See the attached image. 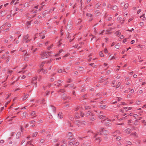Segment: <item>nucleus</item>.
<instances>
[{
	"label": "nucleus",
	"instance_id": "f3484780",
	"mask_svg": "<svg viewBox=\"0 0 146 146\" xmlns=\"http://www.w3.org/2000/svg\"><path fill=\"white\" fill-rule=\"evenodd\" d=\"M126 133L127 134H129L131 132V129L129 128H127L126 129Z\"/></svg>",
	"mask_w": 146,
	"mask_h": 146
},
{
	"label": "nucleus",
	"instance_id": "39448f33",
	"mask_svg": "<svg viewBox=\"0 0 146 146\" xmlns=\"http://www.w3.org/2000/svg\"><path fill=\"white\" fill-rule=\"evenodd\" d=\"M29 36V34H27L26 35H24L23 36V40L22 41V42L24 43L25 40L28 39Z\"/></svg>",
	"mask_w": 146,
	"mask_h": 146
},
{
	"label": "nucleus",
	"instance_id": "de8ad7c7",
	"mask_svg": "<svg viewBox=\"0 0 146 146\" xmlns=\"http://www.w3.org/2000/svg\"><path fill=\"white\" fill-rule=\"evenodd\" d=\"M141 143V141L140 140H138L136 143V144H139Z\"/></svg>",
	"mask_w": 146,
	"mask_h": 146
},
{
	"label": "nucleus",
	"instance_id": "f03ea898",
	"mask_svg": "<svg viewBox=\"0 0 146 146\" xmlns=\"http://www.w3.org/2000/svg\"><path fill=\"white\" fill-rule=\"evenodd\" d=\"M50 52H44L41 54L42 58H46L50 55V54L51 53Z\"/></svg>",
	"mask_w": 146,
	"mask_h": 146
},
{
	"label": "nucleus",
	"instance_id": "37998d69",
	"mask_svg": "<svg viewBox=\"0 0 146 146\" xmlns=\"http://www.w3.org/2000/svg\"><path fill=\"white\" fill-rule=\"evenodd\" d=\"M27 115V113L26 112H24L23 113V115L25 117Z\"/></svg>",
	"mask_w": 146,
	"mask_h": 146
},
{
	"label": "nucleus",
	"instance_id": "20e7f679",
	"mask_svg": "<svg viewBox=\"0 0 146 146\" xmlns=\"http://www.w3.org/2000/svg\"><path fill=\"white\" fill-rule=\"evenodd\" d=\"M74 123L76 125H81L82 124V122L80 121L77 120H75L74 121Z\"/></svg>",
	"mask_w": 146,
	"mask_h": 146
},
{
	"label": "nucleus",
	"instance_id": "a18cd8bd",
	"mask_svg": "<svg viewBox=\"0 0 146 146\" xmlns=\"http://www.w3.org/2000/svg\"><path fill=\"white\" fill-rule=\"evenodd\" d=\"M63 50H60L59 51V52L58 53V54H56L55 55V56H58L59 54L60 53H61L62 52V51H63Z\"/></svg>",
	"mask_w": 146,
	"mask_h": 146
},
{
	"label": "nucleus",
	"instance_id": "e433bc0d",
	"mask_svg": "<svg viewBox=\"0 0 146 146\" xmlns=\"http://www.w3.org/2000/svg\"><path fill=\"white\" fill-rule=\"evenodd\" d=\"M23 55H24V56H25L27 54V51L26 50H24L23 51Z\"/></svg>",
	"mask_w": 146,
	"mask_h": 146
},
{
	"label": "nucleus",
	"instance_id": "393cba45",
	"mask_svg": "<svg viewBox=\"0 0 146 146\" xmlns=\"http://www.w3.org/2000/svg\"><path fill=\"white\" fill-rule=\"evenodd\" d=\"M105 125L107 126H110L111 125V124L109 122H105Z\"/></svg>",
	"mask_w": 146,
	"mask_h": 146
},
{
	"label": "nucleus",
	"instance_id": "0eeeda50",
	"mask_svg": "<svg viewBox=\"0 0 146 146\" xmlns=\"http://www.w3.org/2000/svg\"><path fill=\"white\" fill-rule=\"evenodd\" d=\"M94 113H92L91 111H88V112L86 114V116L88 117L89 116L93 115Z\"/></svg>",
	"mask_w": 146,
	"mask_h": 146
},
{
	"label": "nucleus",
	"instance_id": "1a4fd4ad",
	"mask_svg": "<svg viewBox=\"0 0 146 146\" xmlns=\"http://www.w3.org/2000/svg\"><path fill=\"white\" fill-rule=\"evenodd\" d=\"M50 109L51 111H52L54 113H55L56 108L53 106H50Z\"/></svg>",
	"mask_w": 146,
	"mask_h": 146
},
{
	"label": "nucleus",
	"instance_id": "9d476101",
	"mask_svg": "<svg viewBox=\"0 0 146 146\" xmlns=\"http://www.w3.org/2000/svg\"><path fill=\"white\" fill-rule=\"evenodd\" d=\"M42 71V73L44 74H46L47 72V70H45L43 68H41V69L39 71V72Z\"/></svg>",
	"mask_w": 146,
	"mask_h": 146
},
{
	"label": "nucleus",
	"instance_id": "bf43d9fd",
	"mask_svg": "<svg viewBox=\"0 0 146 146\" xmlns=\"http://www.w3.org/2000/svg\"><path fill=\"white\" fill-rule=\"evenodd\" d=\"M72 82V80L71 79H69L67 81V82L70 83Z\"/></svg>",
	"mask_w": 146,
	"mask_h": 146
},
{
	"label": "nucleus",
	"instance_id": "338daca9",
	"mask_svg": "<svg viewBox=\"0 0 146 146\" xmlns=\"http://www.w3.org/2000/svg\"><path fill=\"white\" fill-rule=\"evenodd\" d=\"M138 115L137 114H134L133 115V117H135V118H137L138 117Z\"/></svg>",
	"mask_w": 146,
	"mask_h": 146
},
{
	"label": "nucleus",
	"instance_id": "a878e982",
	"mask_svg": "<svg viewBox=\"0 0 146 146\" xmlns=\"http://www.w3.org/2000/svg\"><path fill=\"white\" fill-rule=\"evenodd\" d=\"M32 40L31 39H28L24 41V42L25 43H28L29 42L31 41Z\"/></svg>",
	"mask_w": 146,
	"mask_h": 146
},
{
	"label": "nucleus",
	"instance_id": "2f4dec72",
	"mask_svg": "<svg viewBox=\"0 0 146 146\" xmlns=\"http://www.w3.org/2000/svg\"><path fill=\"white\" fill-rule=\"evenodd\" d=\"M65 91V90L64 89H61L60 90L58 91V93L61 92L62 93L64 92Z\"/></svg>",
	"mask_w": 146,
	"mask_h": 146
},
{
	"label": "nucleus",
	"instance_id": "c03bdc74",
	"mask_svg": "<svg viewBox=\"0 0 146 146\" xmlns=\"http://www.w3.org/2000/svg\"><path fill=\"white\" fill-rule=\"evenodd\" d=\"M115 82L116 81H113L112 82V84L113 85H112V87H114L115 86Z\"/></svg>",
	"mask_w": 146,
	"mask_h": 146
},
{
	"label": "nucleus",
	"instance_id": "4be33fe9",
	"mask_svg": "<svg viewBox=\"0 0 146 146\" xmlns=\"http://www.w3.org/2000/svg\"><path fill=\"white\" fill-rule=\"evenodd\" d=\"M131 48L129 47V48H127L126 49L124 50L122 52L121 54H123L125 52L127 51L129 49H130Z\"/></svg>",
	"mask_w": 146,
	"mask_h": 146
},
{
	"label": "nucleus",
	"instance_id": "69168bd1",
	"mask_svg": "<svg viewBox=\"0 0 146 146\" xmlns=\"http://www.w3.org/2000/svg\"><path fill=\"white\" fill-rule=\"evenodd\" d=\"M108 50L106 48H105L104 50V52L105 53H108Z\"/></svg>",
	"mask_w": 146,
	"mask_h": 146
},
{
	"label": "nucleus",
	"instance_id": "5701e85b",
	"mask_svg": "<svg viewBox=\"0 0 146 146\" xmlns=\"http://www.w3.org/2000/svg\"><path fill=\"white\" fill-rule=\"evenodd\" d=\"M129 4L128 3H126L124 5L123 8L125 10L127 9L128 7Z\"/></svg>",
	"mask_w": 146,
	"mask_h": 146
},
{
	"label": "nucleus",
	"instance_id": "423d86ee",
	"mask_svg": "<svg viewBox=\"0 0 146 146\" xmlns=\"http://www.w3.org/2000/svg\"><path fill=\"white\" fill-rule=\"evenodd\" d=\"M37 79V77H35L33 78V80L32 82V83L33 84L35 83V87H37V85H36V82H35L34 81H36Z\"/></svg>",
	"mask_w": 146,
	"mask_h": 146
},
{
	"label": "nucleus",
	"instance_id": "774afa93",
	"mask_svg": "<svg viewBox=\"0 0 146 146\" xmlns=\"http://www.w3.org/2000/svg\"><path fill=\"white\" fill-rule=\"evenodd\" d=\"M67 145V143H63L62 145H61V146H66Z\"/></svg>",
	"mask_w": 146,
	"mask_h": 146
},
{
	"label": "nucleus",
	"instance_id": "7ed1b4c3",
	"mask_svg": "<svg viewBox=\"0 0 146 146\" xmlns=\"http://www.w3.org/2000/svg\"><path fill=\"white\" fill-rule=\"evenodd\" d=\"M66 138L69 140H71L73 138L72 133L71 132H69L66 136Z\"/></svg>",
	"mask_w": 146,
	"mask_h": 146
},
{
	"label": "nucleus",
	"instance_id": "ddd939ff",
	"mask_svg": "<svg viewBox=\"0 0 146 146\" xmlns=\"http://www.w3.org/2000/svg\"><path fill=\"white\" fill-rule=\"evenodd\" d=\"M111 9L114 11L117 10L118 9V7L116 5H114L111 7Z\"/></svg>",
	"mask_w": 146,
	"mask_h": 146
},
{
	"label": "nucleus",
	"instance_id": "b1692460",
	"mask_svg": "<svg viewBox=\"0 0 146 146\" xmlns=\"http://www.w3.org/2000/svg\"><path fill=\"white\" fill-rule=\"evenodd\" d=\"M115 34L117 35V36H119L121 34L120 32L119 31H117L115 33Z\"/></svg>",
	"mask_w": 146,
	"mask_h": 146
},
{
	"label": "nucleus",
	"instance_id": "dca6fc26",
	"mask_svg": "<svg viewBox=\"0 0 146 146\" xmlns=\"http://www.w3.org/2000/svg\"><path fill=\"white\" fill-rule=\"evenodd\" d=\"M72 22L71 21H70L69 22L68 21V23L67 24V27L68 28L69 27L70 28L72 26Z\"/></svg>",
	"mask_w": 146,
	"mask_h": 146
},
{
	"label": "nucleus",
	"instance_id": "13d9d810",
	"mask_svg": "<svg viewBox=\"0 0 146 146\" xmlns=\"http://www.w3.org/2000/svg\"><path fill=\"white\" fill-rule=\"evenodd\" d=\"M86 15L87 16H89L90 17H92V15L91 14H90V13H87L86 14Z\"/></svg>",
	"mask_w": 146,
	"mask_h": 146
},
{
	"label": "nucleus",
	"instance_id": "c9c22d12",
	"mask_svg": "<svg viewBox=\"0 0 146 146\" xmlns=\"http://www.w3.org/2000/svg\"><path fill=\"white\" fill-rule=\"evenodd\" d=\"M80 115L82 117H83L84 116L85 114L84 113L82 112L81 111L80 112Z\"/></svg>",
	"mask_w": 146,
	"mask_h": 146
},
{
	"label": "nucleus",
	"instance_id": "f8f14e48",
	"mask_svg": "<svg viewBox=\"0 0 146 146\" xmlns=\"http://www.w3.org/2000/svg\"><path fill=\"white\" fill-rule=\"evenodd\" d=\"M58 117L60 118H62L63 117V114L62 112H60L58 114Z\"/></svg>",
	"mask_w": 146,
	"mask_h": 146
},
{
	"label": "nucleus",
	"instance_id": "72a5a7b5",
	"mask_svg": "<svg viewBox=\"0 0 146 146\" xmlns=\"http://www.w3.org/2000/svg\"><path fill=\"white\" fill-rule=\"evenodd\" d=\"M52 60L53 59H50L49 60L45 61V62H46L47 63H50L52 61Z\"/></svg>",
	"mask_w": 146,
	"mask_h": 146
},
{
	"label": "nucleus",
	"instance_id": "6e6552de",
	"mask_svg": "<svg viewBox=\"0 0 146 146\" xmlns=\"http://www.w3.org/2000/svg\"><path fill=\"white\" fill-rule=\"evenodd\" d=\"M91 116L89 117V119L90 121H93L96 119V117L94 113L93 115H91Z\"/></svg>",
	"mask_w": 146,
	"mask_h": 146
},
{
	"label": "nucleus",
	"instance_id": "5fc2aeb1",
	"mask_svg": "<svg viewBox=\"0 0 146 146\" xmlns=\"http://www.w3.org/2000/svg\"><path fill=\"white\" fill-rule=\"evenodd\" d=\"M36 112L35 111H33L31 113V115H35Z\"/></svg>",
	"mask_w": 146,
	"mask_h": 146
},
{
	"label": "nucleus",
	"instance_id": "473e14b6",
	"mask_svg": "<svg viewBox=\"0 0 146 146\" xmlns=\"http://www.w3.org/2000/svg\"><path fill=\"white\" fill-rule=\"evenodd\" d=\"M64 72V70L63 71L62 69H59L58 71V72L59 73H61L62 72Z\"/></svg>",
	"mask_w": 146,
	"mask_h": 146
},
{
	"label": "nucleus",
	"instance_id": "4c0bfd02",
	"mask_svg": "<svg viewBox=\"0 0 146 146\" xmlns=\"http://www.w3.org/2000/svg\"><path fill=\"white\" fill-rule=\"evenodd\" d=\"M45 62H42L41 64L40 65V67L41 68H42L43 67V66H44V65Z\"/></svg>",
	"mask_w": 146,
	"mask_h": 146
},
{
	"label": "nucleus",
	"instance_id": "680f3d73",
	"mask_svg": "<svg viewBox=\"0 0 146 146\" xmlns=\"http://www.w3.org/2000/svg\"><path fill=\"white\" fill-rule=\"evenodd\" d=\"M32 140H31L30 141H28L27 142V144H30V145H31L32 144L31 143V142H32Z\"/></svg>",
	"mask_w": 146,
	"mask_h": 146
},
{
	"label": "nucleus",
	"instance_id": "6e6d98bb",
	"mask_svg": "<svg viewBox=\"0 0 146 146\" xmlns=\"http://www.w3.org/2000/svg\"><path fill=\"white\" fill-rule=\"evenodd\" d=\"M79 107H76L74 108V110L75 111L78 110L79 109Z\"/></svg>",
	"mask_w": 146,
	"mask_h": 146
},
{
	"label": "nucleus",
	"instance_id": "4468645a",
	"mask_svg": "<svg viewBox=\"0 0 146 146\" xmlns=\"http://www.w3.org/2000/svg\"><path fill=\"white\" fill-rule=\"evenodd\" d=\"M75 117L78 119L80 117V115L78 113L76 112L75 113Z\"/></svg>",
	"mask_w": 146,
	"mask_h": 146
},
{
	"label": "nucleus",
	"instance_id": "412c9836",
	"mask_svg": "<svg viewBox=\"0 0 146 146\" xmlns=\"http://www.w3.org/2000/svg\"><path fill=\"white\" fill-rule=\"evenodd\" d=\"M99 117L102 119H104L106 117L104 116L101 115H99L98 116Z\"/></svg>",
	"mask_w": 146,
	"mask_h": 146
},
{
	"label": "nucleus",
	"instance_id": "603ef678",
	"mask_svg": "<svg viewBox=\"0 0 146 146\" xmlns=\"http://www.w3.org/2000/svg\"><path fill=\"white\" fill-rule=\"evenodd\" d=\"M116 139L118 141H119L121 140V138L120 137H118L116 138Z\"/></svg>",
	"mask_w": 146,
	"mask_h": 146
},
{
	"label": "nucleus",
	"instance_id": "09e8293b",
	"mask_svg": "<svg viewBox=\"0 0 146 146\" xmlns=\"http://www.w3.org/2000/svg\"><path fill=\"white\" fill-rule=\"evenodd\" d=\"M69 118L71 120H72L74 119L72 116L71 115H70L69 116Z\"/></svg>",
	"mask_w": 146,
	"mask_h": 146
},
{
	"label": "nucleus",
	"instance_id": "c85d7f7f",
	"mask_svg": "<svg viewBox=\"0 0 146 146\" xmlns=\"http://www.w3.org/2000/svg\"><path fill=\"white\" fill-rule=\"evenodd\" d=\"M131 135H133L135 136L136 137H138L137 135V134L136 133V132H135V133H131Z\"/></svg>",
	"mask_w": 146,
	"mask_h": 146
},
{
	"label": "nucleus",
	"instance_id": "a19ab883",
	"mask_svg": "<svg viewBox=\"0 0 146 146\" xmlns=\"http://www.w3.org/2000/svg\"><path fill=\"white\" fill-rule=\"evenodd\" d=\"M121 84L120 82H119L118 83V84L116 86V88H118L121 85Z\"/></svg>",
	"mask_w": 146,
	"mask_h": 146
},
{
	"label": "nucleus",
	"instance_id": "bb28decb",
	"mask_svg": "<svg viewBox=\"0 0 146 146\" xmlns=\"http://www.w3.org/2000/svg\"><path fill=\"white\" fill-rule=\"evenodd\" d=\"M37 134H38L37 132H35L33 134L32 136L33 137H35L37 136Z\"/></svg>",
	"mask_w": 146,
	"mask_h": 146
},
{
	"label": "nucleus",
	"instance_id": "f704fd0d",
	"mask_svg": "<svg viewBox=\"0 0 146 146\" xmlns=\"http://www.w3.org/2000/svg\"><path fill=\"white\" fill-rule=\"evenodd\" d=\"M115 47L117 49H119V44H117L115 45Z\"/></svg>",
	"mask_w": 146,
	"mask_h": 146
},
{
	"label": "nucleus",
	"instance_id": "a211bd4d",
	"mask_svg": "<svg viewBox=\"0 0 146 146\" xmlns=\"http://www.w3.org/2000/svg\"><path fill=\"white\" fill-rule=\"evenodd\" d=\"M21 133L20 132H19L17 133L16 135V138L17 139H19L21 136Z\"/></svg>",
	"mask_w": 146,
	"mask_h": 146
},
{
	"label": "nucleus",
	"instance_id": "79ce46f5",
	"mask_svg": "<svg viewBox=\"0 0 146 146\" xmlns=\"http://www.w3.org/2000/svg\"><path fill=\"white\" fill-rule=\"evenodd\" d=\"M126 142H127V143L128 145H132V143L131 142L129 141H127Z\"/></svg>",
	"mask_w": 146,
	"mask_h": 146
},
{
	"label": "nucleus",
	"instance_id": "4d7b16f0",
	"mask_svg": "<svg viewBox=\"0 0 146 146\" xmlns=\"http://www.w3.org/2000/svg\"><path fill=\"white\" fill-rule=\"evenodd\" d=\"M79 142H77L75 143H74V145H78L79 144Z\"/></svg>",
	"mask_w": 146,
	"mask_h": 146
},
{
	"label": "nucleus",
	"instance_id": "7c9ffc66",
	"mask_svg": "<svg viewBox=\"0 0 146 146\" xmlns=\"http://www.w3.org/2000/svg\"><path fill=\"white\" fill-rule=\"evenodd\" d=\"M70 37V34H69V35H68V36L67 37V39H68V40H69V42H71L72 40H73L74 38L72 39V40H71V39H69V37Z\"/></svg>",
	"mask_w": 146,
	"mask_h": 146
},
{
	"label": "nucleus",
	"instance_id": "2eb2a0df",
	"mask_svg": "<svg viewBox=\"0 0 146 146\" xmlns=\"http://www.w3.org/2000/svg\"><path fill=\"white\" fill-rule=\"evenodd\" d=\"M40 34V36L41 38L43 39L45 37V36L42 33H41Z\"/></svg>",
	"mask_w": 146,
	"mask_h": 146
},
{
	"label": "nucleus",
	"instance_id": "e2e57ef3",
	"mask_svg": "<svg viewBox=\"0 0 146 146\" xmlns=\"http://www.w3.org/2000/svg\"><path fill=\"white\" fill-rule=\"evenodd\" d=\"M53 46V44H52L50 46L48 47V50H49L50 49V48H52V46Z\"/></svg>",
	"mask_w": 146,
	"mask_h": 146
},
{
	"label": "nucleus",
	"instance_id": "9b49d317",
	"mask_svg": "<svg viewBox=\"0 0 146 146\" xmlns=\"http://www.w3.org/2000/svg\"><path fill=\"white\" fill-rule=\"evenodd\" d=\"M101 5V4H100L99 3H97L95 7V9H99L100 8V5Z\"/></svg>",
	"mask_w": 146,
	"mask_h": 146
},
{
	"label": "nucleus",
	"instance_id": "ea45409f",
	"mask_svg": "<svg viewBox=\"0 0 146 146\" xmlns=\"http://www.w3.org/2000/svg\"><path fill=\"white\" fill-rule=\"evenodd\" d=\"M99 55L101 57H103L104 56V54L102 52H100L99 53Z\"/></svg>",
	"mask_w": 146,
	"mask_h": 146
},
{
	"label": "nucleus",
	"instance_id": "8fccbe9b",
	"mask_svg": "<svg viewBox=\"0 0 146 146\" xmlns=\"http://www.w3.org/2000/svg\"><path fill=\"white\" fill-rule=\"evenodd\" d=\"M54 80V78L51 77L50 78V81L51 82H53Z\"/></svg>",
	"mask_w": 146,
	"mask_h": 146
},
{
	"label": "nucleus",
	"instance_id": "052dcab7",
	"mask_svg": "<svg viewBox=\"0 0 146 146\" xmlns=\"http://www.w3.org/2000/svg\"><path fill=\"white\" fill-rule=\"evenodd\" d=\"M138 120V119H137L135 120V121L134 122V124L135 125H138V123L137 122H136V121H137Z\"/></svg>",
	"mask_w": 146,
	"mask_h": 146
},
{
	"label": "nucleus",
	"instance_id": "49530a36",
	"mask_svg": "<svg viewBox=\"0 0 146 146\" xmlns=\"http://www.w3.org/2000/svg\"><path fill=\"white\" fill-rule=\"evenodd\" d=\"M38 50V48H36L35 50H33V53H34L35 52H36V51Z\"/></svg>",
	"mask_w": 146,
	"mask_h": 146
},
{
	"label": "nucleus",
	"instance_id": "f257e3e1",
	"mask_svg": "<svg viewBox=\"0 0 146 146\" xmlns=\"http://www.w3.org/2000/svg\"><path fill=\"white\" fill-rule=\"evenodd\" d=\"M100 133L102 135H107L108 134V131L103 128H101L100 130Z\"/></svg>",
	"mask_w": 146,
	"mask_h": 146
},
{
	"label": "nucleus",
	"instance_id": "3c124183",
	"mask_svg": "<svg viewBox=\"0 0 146 146\" xmlns=\"http://www.w3.org/2000/svg\"><path fill=\"white\" fill-rule=\"evenodd\" d=\"M45 100L44 99H43L42 100V102H41V103L43 104H45Z\"/></svg>",
	"mask_w": 146,
	"mask_h": 146
},
{
	"label": "nucleus",
	"instance_id": "6ab92c4d",
	"mask_svg": "<svg viewBox=\"0 0 146 146\" xmlns=\"http://www.w3.org/2000/svg\"><path fill=\"white\" fill-rule=\"evenodd\" d=\"M85 109L86 110H88L90 109L91 107L90 106H85L84 107Z\"/></svg>",
	"mask_w": 146,
	"mask_h": 146
},
{
	"label": "nucleus",
	"instance_id": "864d4df0",
	"mask_svg": "<svg viewBox=\"0 0 146 146\" xmlns=\"http://www.w3.org/2000/svg\"><path fill=\"white\" fill-rule=\"evenodd\" d=\"M61 82L62 81L61 80H58V83L59 84V85L58 86H60V84H61L62 83Z\"/></svg>",
	"mask_w": 146,
	"mask_h": 146
},
{
	"label": "nucleus",
	"instance_id": "0e129e2a",
	"mask_svg": "<svg viewBox=\"0 0 146 146\" xmlns=\"http://www.w3.org/2000/svg\"><path fill=\"white\" fill-rule=\"evenodd\" d=\"M131 94H129L127 95V98H129L131 97Z\"/></svg>",
	"mask_w": 146,
	"mask_h": 146
},
{
	"label": "nucleus",
	"instance_id": "c756f323",
	"mask_svg": "<svg viewBox=\"0 0 146 146\" xmlns=\"http://www.w3.org/2000/svg\"><path fill=\"white\" fill-rule=\"evenodd\" d=\"M28 96L29 95L27 94L25 95L23 98V100H25L28 98Z\"/></svg>",
	"mask_w": 146,
	"mask_h": 146
},
{
	"label": "nucleus",
	"instance_id": "58836bf2",
	"mask_svg": "<svg viewBox=\"0 0 146 146\" xmlns=\"http://www.w3.org/2000/svg\"><path fill=\"white\" fill-rule=\"evenodd\" d=\"M82 21L81 20V19H78V23L76 24L77 25H79L80 24V23Z\"/></svg>",
	"mask_w": 146,
	"mask_h": 146
},
{
	"label": "nucleus",
	"instance_id": "aec40b11",
	"mask_svg": "<svg viewBox=\"0 0 146 146\" xmlns=\"http://www.w3.org/2000/svg\"><path fill=\"white\" fill-rule=\"evenodd\" d=\"M107 106L106 105H101L100 106V108L102 109H105L106 108Z\"/></svg>",
	"mask_w": 146,
	"mask_h": 146
},
{
	"label": "nucleus",
	"instance_id": "cd10ccee",
	"mask_svg": "<svg viewBox=\"0 0 146 146\" xmlns=\"http://www.w3.org/2000/svg\"><path fill=\"white\" fill-rule=\"evenodd\" d=\"M96 141H98L99 142V143H100L102 140V139L100 137H98L96 139Z\"/></svg>",
	"mask_w": 146,
	"mask_h": 146
}]
</instances>
